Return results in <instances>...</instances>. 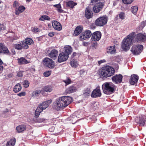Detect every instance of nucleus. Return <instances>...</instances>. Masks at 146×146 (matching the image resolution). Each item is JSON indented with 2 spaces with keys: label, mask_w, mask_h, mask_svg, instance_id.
Returning <instances> with one entry per match:
<instances>
[{
  "label": "nucleus",
  "mask_w": 146,
  "mask_h": 146,
  "mask_svg": "<svg viewBox=\"0 0 146 146\" xmlns=\"http://www.w3.org/2000/svg\"><path fill=\"white\" fill-rule=\"evenodd\" d=\"M72 102V98L69 96L60 97L56 100L54 108L57 110L64 108L68 106Z\"/></svg>",
  "instance_id": "nucleus-1"
},
{
  "label": "nucleus",
  "mask_w": 146,
  "mask_h": 146,
  "mask_svg": "<svg viewBox=\"0 0 146 146\" xmlns=\"http://www.w3.org/2000/svg\"><path fill=\"white\" fill-rule=\"evenodd\" d=\"M115 72L114 68L109 66L102 67L99 71V74L104 78L110 77L114 74Z\"/></svg>",
  "instance_id": "nucleus-2"
},
{
  "label": "nucleus",
  "mask_w": 146,
  "mask_h": 146,
  "mask_svg": "<svg viewBox=\"0 0 146 146\" xmlns=\"http://www.w3.org/2000/svg\"><path fill=\"white\" fill-rule=\"evenodd\" d=\"M135 36V33L133 32L127 35L123 40L121 47L122 49L126 50H128L130 46L133 44L132 41Z\"/></svg>",
  "instance_id": "nucleus-3"
},
{
  "label": "nucleus",
  "mask_w": 146,
  "mask_h": 146,
  "mask_svg": "<svg viewBox=\"0 0 146 146\" xmlns=\"http://www.w3.org/2000/svg\"><path fill=\"white\" fill-rule=\"evenodd\" d=\"M115 87V85L111 82L105 83L102 86L104 93L107 94L113 93L114 91Z\"/></svg>",
  "instance_id": "nucleus-4"
},
{
  "label": "nucleus",
  "mask_w": 146,
  "mask_h": 146,
  "mask_svg": "<svg viewBox=\"0 0 146 146\" xmlns=\"http://www.w3.org/2000/svg\"><path fill=\"white\" fill-rule=\"evenodd\" d=\"M108 17L103 16L97 19L95 21V24L98 26L101 27L106 24L108 21Z\"/></svg>",
  "instance_id": "nucleus-5"
},
{
  "label": "nucleus",
  "mask_w": 146,
  "mask_h": 146,
  "mask_svg": "<svg viewBox=\"0 0 146 146\" xmlns=\"http://www.w3.org/2000/svg\"><path fill=\"white\" fill-rule=\"evenodd\" d=\"M143 46L142 45L137 44L133 45L132 46L131 51L134 55H138L141 53L143 50Z\"/></svg>",
  "instance_id": "nucleus-6"
},
{
  "label": "nucleus",
  "mask_w": 146,
  "mask_h": 146,
  "mask_svg": "<svg viewBox=\"0 0 146 146\" xmlns=\"http://www.w3.org/2000/svg\"><path fill=\"white\" fill-rule=\"evenodd\" d=\"M43 64L46 67L53 68L54 66V62L53 60L48 58H46L43 60Z\"/></svg>",
  "instance_id": "nucleus-7"
},
{
  "label": "nucleus",
  "mask_w": 146,
  "mask_h": 146,
  "mask_svg": "<svg viewBox=\"0 0 146 146\" xmlns=\"http://www.w3.org/2000/svg\"><path fill=\"white\" fill-rule=\"evenodd\" d=\"M104 5L101 2L97 3L94 4L93 7V11L96 13L100 12L104 7Z\"/></svg>",
  "instance_id": "nucleus-8"
},
{
  "label": "nucleus",
  "mask_w": 146,
  "mask_h": 146,
  "mask_svg": "<svg viewBox=\"0 0 146 146\" xmlns=\"http://www.w3.org/2000/svg\"><path fill=\"white\" fill-rule=\"evenodd\" d=\"M101 95L102 94L100 89V87L99 86H98L92 91L91 96L93 98H96L100 97Z\"/></svg>",
  "instance_id": "nucleus-9"
},
{
  "label": "nucleus",
  "mask_w": 146,
  "mask_h": 146,
  "mask_svg": "<svg viewBox=\"0 0 146 146\" xmlns=\"http://www.w3.org/2000/svg\"><path fill=\"white\" fill-rule=\"evenodd\" d=\"M92 35L91 32L89 30L86 31L82 33L79 37L80 39L81 40H83L87 38H89Z\"/></svg>",
  "instance_id": "nucleus-10"
},
{
  "label": "nucleus",
  "mask_w": 146,
  "mask_h": 146,
  "mask_svg": "<svg viewBox=\"0 0 146 146\" xmlns=\"http://www.w3.org/2000/svg\"><path fill=\"white\" fill-rule=\"evenodd\" d=\"M69 56L63 52L60 53L58 57V60L59 62H62L67 60Z\"/></svg>",
  "instance_id": "nucleus-11"
},
{
  "label": "nucleus",
  "mask_w": 146,
  "mask_h": 146,
  "mask_svg": "<svg viewBox=\"0 0 146 146\" xmlns=\"http://www.w3.org/2000/svg\"><path fill=\"white\" fill-rule=\"evenodd\" d=\"M101 37V33L100 31L94 33L92 35V39L93 41H97L100 40Z\"/></svg>",
  "instance_id": "nucleus-12"
},
{
  "label": "nucleus",
  "mask_w": 146,
  "mask_h": 146,
  "mask_svg": "<svg viewBox=\"0 0 146 146\" xmlns=\"http://www.w3.org/2000/svg\"><path fill=\"white\" fill-rule=\"evenodd\" d=\"M122 78L123 76L119 74L113 76L111 79L115 83L118 84L121 82Z\"/></svg>",
  "instance_id": "nucleus-13"
},
{
  "label": "nucleus",
  "mask_w": 146,
  "mask_h": 146,
  "mask_svg": "<svg viewBox=\"0 0 146 146\" xmlns=\"http://www.w3.org/2000/svg\"><path fill=\"white\" fill-rule=\"evenodd\" d=\"M52 101V100H50L45 101L39 105L38 106L40 107V108H40L42 109V110H43L48 106L51 103Z\"/></svg>",
  "instance_id": "nucleus-14"
},
{
  "label": "nucleus",
  "mask_w": 146,
  "mask_h": 146,
  "mask_svg": "<svg viewBox=\"0 0 146 146\" xmlns=\"http://www.w3.org/2000/svg\"><path fill=\"white\" fill-rule=\"evenodd\" d=\"M138 76L136 75L133 74L131 76L129 82L131 84L134 85L136 84L138 80Z\"/></svg>",
  "instance_id": "nucleus-15"
},
{
  "label": "nucleus",
  "mask_w": 146,
  "mask_h": 146,
  "mask_svg": "<svg viewBox=\"0 0 146 146\" xmlns=\"http://www.w3.org/2000/svg\"><path fill=\"white\" fill-rule=\"evenodd\" d=\"M52 26L54 28L58 31H60L62 29L61 24L57 21H54L52 22Z\"/></svg>",
  "instance_id": "nucleus-16"
},
{
  "label": "nucleus",
  "mask_w": 146,
  "mask_h": 146,
  "mask_svg": "<svg viewBox=\"0 0 146 146\" xmlns=\"http://www.w3.org/2000/svg\"><path fill=\"white\" fill-rule=\"evenodd\" d=\"M9 52L7 48L4 44L0 43V53H3L5 54H8Z\"/></svg>",
  "instance_id": "nucleus-17"
},
{
  "label": "nucleus",
  "mask_w": 146,
  "mask_h": 146,
  "mask_svg": "<svg viewBox=\"0 0 146 146\" xmlns=\"http://www.w3.org/2000/svg\"><path fill=\"white\" fill-rule=\"evenodd\" d=\"M136 38L139 41L144 42L146 40V35L145 34L139 33L137 35Z\"/></svg>",
  "instance_id": "nucleus-18"
},
{
  "label": "nucleus",
  "mask_w": 146,
  "mask_h": 146,
  "mask_svg": "<svg viewBox=\"0 0 146 146\" xmlns=\"http://www.w3.org/2000/svg\"><path fill=\"white\" fill-rule=\"evenodd\" d=\"M85 15L86 17L88 19H89L92 17L93 13L89 7L86 8L85 11Z\"/></svg>",
  "instance_id": "nucleus-19"
},
{
  "label": "nucleus",
  "mask_w": 146,
  "mask_h": 146,
  "mask_svg": "<svg viewBox=\"0 0 146 146\" xmlns=\"http://www.w3.org/2000/svg\"><path fill=\"white\" fill-rule=\"evenodd\" d=\"M26 127L25 125H21L17 126L16 129L17 132L19 133H21L26 130Z\"/></svg>",
  "instance_id": "nucleus-20"
},
{
  "label": "nucleus",
  "mask_w": 146,
  "mask_h": 146,
  "mask_svg": "<svg viewBox=\"0 0 146 146\" xmlns=\"http://www.w3.org/2000/svg\"><path fill=\"white\" fill-rule=\"evenodd\" d=\"M72 51V49L71 46L68 45L64 47V53L69 56Z\"/></svg>",
  "instance_id": "nucleus-21"
},
{
  "label": "nucleus",
  "mask_w": 146,
  "mask_h": 146,
  "mask_svg": "<svg viewBox=\"0 0 146 146\" xmlns=\"http://www.w3.org/2000/svg\"><path fill=\"white\" fill-rule=\"evenodd\" d=\"M58 52L56 50H52L49 53L48 56L50 57L53 58H56L58 55Z\"/></svg>",
  "instance_id": "nucleus-22"
},
{
  "label": "nucleus",
  "mask_w": 146,
  "mask_h": 146,
  "mask_svg": "<svg viewBox=\"0 0 146 146\" xmlns=\"http://www.w3.org/2000/svg\"><path fill=\"white\" fill-rule=\"evenodd\" d=\"M77 88L74 86H71L66 90V92L68 94H70L75 92L77 90Z\"/></svg>",
  "instance_id": "nucleus-23"
},
{
  "label": "nucleus",
  "mask_w": 146,
  "mask_h": 146,
  "mask_svg": "<svg viewBox=\"0 0 146 146\" xmlns=\"http://www.w3.org/2000/svg\"><path fill=\"white\" fill-rule=\"evenodd\" d=\"M145 120L142 117H140L139 118H137L136 119V121L139 124L140 126H143L145 123Z\"/></svg>",
  "instance_id": "nucleus-24"
},
{
  "label": "nucleus",
  "mask_w": 146,
  "mask_h": 146,
  "mask_svg": "<svg viewBox=\"0 0 146 146\" xmlns=\"http://www.w3.org/2000/svg\"><path fill=\"white\" fill-rule=\"evenodd\" d=\"M25 9V7L23 6H19L18 8H16L15 9V14L19 15L20 13L23 12Z\"/></svg>",
  "instance_id": "nucleus-25"
},
{
  "label": "nucleus",
  "mask_w": 146,
  "mask_h": 146,
  "mask_svg": "<svg viewBox=\"0 0 146 146\" xmlns=\"http://www.w3.org/2000/svg\"><path fill=\"white\" fill-rule=\"evenodd\" d=\"M83 30V28L82 27L78 26L77 27L74 31V35L75 36L78 35L81 33Z\"/></svg>",
  "instance_id": "nucleus-26"
},
{
  "label": "nucleus",
  "mask_w": 146,
  "mask_h": 146,
  "mask_svg": "<svg viewBox=\"0 0 146 146\" xmlns=\"http://www.w3.org/2000/svg\"><path fill=\"white\" fill-rule=\"evenodd\" d=\"M107 53L111 54H115L116 52L115 46H110L108 47L107 51Z\"/></svg>",
  "instance_id": "nucleus-27"
},
{
  "label": "nucleus",
  "mask_w": 146,
  "mask_h": 146,
  "mask_svg": "<svg viewBox=\"0 0 146 146\" xmlns=\"http://www.w3.org/2000/svg\"><path fill=\"white\" fill-rule=\"evenodd\" d=\"M70 64L71 66L74 68H76L79 65L77 61L74 59H73L71 60L70 62Z\"/></svg>",
  "instance_id": "nucleus-28"
},
{
  "label": "nucleus",
  "mask_w": 146,
  "mask_h": 146,
  "mask_svg": "<svg viewBox=\"0 0 146 146\" xmlns=\"http://www.w3.org/2000/svg\"><path fill=\"white\" fill-rule=\"evenodd\" d=\"M21 85L19 83L17 84L13 88V91L15 93H17L21 90Z\"/></svg>",
  "instance_id": "nucleus-29"
},
{
  "label": "nucleus",
  "mask_w": 146,
  "mask_h": 146,
  "mask_svg": "<svg viewBox=\"0 0 146 146\" xmlns=\"http://www.w3.org/2000/svg\"><path fill=\"white\" fill-rule=\"evenodd\" d=\"M38 106L35 112V116L36 117H39L40 113L42 111V109H41Z\"/></svg>",
  "instance_id": "nucleus-30"
},
{
  "label": "nucleus",
  "mask_w": 146,
  "mask_h": 146,
  "mask_svg": "<svg viewBox=\"0 0 146 146\" xmlns=\"http://www.w3.org/2000/svg\"><path fill=\"white\" fill-rule=\"evenodd\" d=\"M18 63L19 64H25L29 63V62L24 58H21L18 59Z\"/></svg>",
  "instance_id": "nucleus-31"
},
{
  "label": "nucleus",
  "mask_w": 146,
  "mask_h": 146,
  "mask_svg": "<svg viewBox=\"0 0 146 146\" xmlns=\"http://www.w3.org/2000/svg\"><path fill=\"white\" fill-rule=\"evenodd\" d=\"M15 139L14 138H13L7 142L6 146H13L15 145Z\"/></svg>",
  "instance_id": "nucleus-32"
},
{
  "label": "nucleus",
  "mask_w": 146,
  "mask_h": 146,
  "mask_svg": "<svg viewBox=\"0 0 146 146\" xmlns=\"http://www.w3.org/2000/svg\"><path fill=\"white\" fill-rule=\"evenodd\" d=\"M76 5L77 3H76L74 2L73 1H70L66 2L67 6L72 8Z\"/></svg>",
  "instance_id": "nucleus-33"
},
{
  "label": "nucleus",
  "mask_w": 146,
  "mask_h": 146,
  "mask_svg": "<svg viewBox=\"0 0 146 146\" xmlns=\"http://www.w3.org/2000/svg\"><path fill=\"white\" fill-rule=\"evenodd\" d=\"M41 92L40 90H36L33 91L32 94V96L33 97H35L39 95L40 93Z\"/></svg>",
  "instance_id": "nucleus-34"
},
{
  "label": "nucleus",
  "mask_w": 146,
  "mask_h": 146,
  "mask_svg": "<svg viewBox=\"0 0 146 146\" xmlns=\"http://www.w3.org/2000/svg\"><path fill=\"white\" fill-rule=\"evenodd\" d=\"M138 7L136 6H134L131 7V10L132 12L134 15H135L137 11Z\"/></svg>",
  "instance_id": "nucleus-35"
},
{
  "label": "nucleus",
  "mask_w": 146,
  "mask_h": 146,
  "mask_svg": "<svg viewBox=\"0 0 146 146\" xmlns=\"http://www.w3.org/2000/svg\"><path fill=\"white\" fill-rule=\"evenodd\" d=\"M50 19V18L47 15H44L42 16L39 19L40 21H44L45 20H49Z\"/></svg>",
  "instance_id": "nucleus-36"
},
{
  "label": "nucleus",
  "mask_w": 146,
  "mask_h": 146,
  "mask_svg": "<svg viewBox=\"0 0 146 146\" xmlns=\"http://www.w3.org/2000/svg\"><path fill=\"white\" fill-rule=\"evenodd\" d=\"M52 88L51 86H46L44 88V90L46 92H50L52 90Z\"/></svg>",
  "instance_id": "nucleus-37"
},
{
  "label": "nucleus",
  "mask_w": 146,
  "mask_h": 146,
  "mask_svg": "<svg viewBox=\"0 0 146 146\" xmlns=\"http://www.w3.org/2000/svg\"><path fill=\"white\" fill-rule=\"evenodd\" d=\"M21 43L22 46V49L23 48L25 49H27L29 48V46L25 42V41L24 42V41H22L21 42Z\"/></svg>",
  "instance_id": "nucleus-38"
},
{
  "label": "nucleus",
  "mask_w": 146,
  "mask_h": 146,
  "mask_svg": "<svg viewBox=\"0 0 146 146\" xmlns=\"http://www.w3.org/2000/svg\"><path fill=\"white\" fill-rule=\"evenodd\" d=\"M70 120H72L73 124L74 123L77 121V117L75 115H72V116H70Z\"/></svg>",
  "instance_id": "nucleus-39"
},
{
  "label": "nucleus",
  "mask_w": 146,
  "mask_h": 146,
  "mask_svg": "<svg viewBox=\"0 0 146 146\" xmlns=\"http://www.w3.org/2000/svg\"><path fill=\"white\" fill-rule=\"evenodd\" d=\"M25 42L28 45H30L33 43V41L31 38H28L25 40Z\"/></svg>",
  "instance_id": "nucleus-40"
},
{
  "label": "nucleus",
  "mask_w": 146,
  "mask_h": 146,
  "mask_svg": "<svg viewBox=\"0 0 146 146\" xmlns=\"http://www.w3.org/2000/svg\"><path fill=\"white\" fill-rule=\"evenodd\" d=\"M15 48L17 50H21L22 49L21 43L20 44H15L14 45Z\"/></svg>",
  "instance_id": "nucleus-41"
},
{
  "label": "nucleus",
  "mask_w": 146,
  "mask_h": 146,
  "mask_svg": "<svg viewBox=\"0 0 146 146\" xmlns=\"http://www.w3.org/2000/svg\"><path fill=\"white\" fill-rule=\"evenodd\" d=\"M91 92V90L90 88H87L84 91V94L85 96H89Z\"/></svg>",
  "instance_id": "nucleus-42"
},
{
  "label": "nucleus",
  "mask_w": 146,
  "mask_h": 146,
  "mask_svg": "<svg viewBox=\"0 0 146 146\" xmlns=\"http://www.w3.org/2000/svg\"><path fill=\"white\" fill-rule=\"evenodd\" d=\"M23 85L24 87L25 88H27L29 86V82L28 81L25 80L23 82Z\"/></svg>",
  "instance_id": "nucleus-43"
},
{
  "label": "nucleus",
  "mask_w": 146,
  "mask_h": 146,
  "mask_svg": "<svg viewBox=\"0 0 146 146\" xmlns=\"http://www.w3.org/2000/svg\"><path fill=\"white\" fill-rule=\"evenodd\" d=\"M119 17L122 20L124 19L125 18V13L123 12L120 13L119 15Z\"/></svg>",
  "instance_id": "nucleus-44"
},
{
  "label": "nucleus",
  "mask_w": 146,
  "mask_h": 146,
  "mask_svg": "<svg viewBox=\"0 0 146 146\" xmlns=\"http://www.w3.org/2000/svg\"><path fill=\"white\" fill-rule=\"evenodd\" d=\"M133 0H122L123 2L125 4H128L131 3Z\"/></svg>",
  "instance_id": "nucleus-45"
},
{
  "label": "nucleus",
  "mask_w": 146,
  "mask_h": 146,
  "mask_svg": "<svg viewBox=\"0 0 146 146\" xmlns=\"http://www.w3.org/2000/svg\"><path fill=\"white\" fill-rule=\"evenodd\" d=\"M146 25L145 22L143 21L142 22L141 25H139V28L140 30L144 28Z\"/></svg>",
  "instance_id": "nucleus-46"
},
{
  "label": "nucleus",
  "mask_w": 146,
  "mask_h": 146,
  "mask_svg": "<svg viewBox=\"0 0 146 146\" xmlns=\"http://www.w3.org/2000/svg\"><path fill=\"white\" fill-rule=\"evenodd\" d=\"M63 82H64L66 84L68 85L71 83V81L69 78H68L66 80H63Z\"/></svg>",
  "instance_id": "nucleus-47"
},
{
  "label": "nucleus",
  "mask_w": 146,
  "mask_h": 146,
  "mask_svg": "<svg viewBox=\"0 0 146 146\" xmlns=\"http://www.w3.org/2000/svg\"><path fill=\"white\" fill-rule=\"evenodd\" d=\"M51 72L50 71H47L44 73V75L45 77H48L50 75Z\"/></svg>",
  "instance_id": "nucleus-48"
},
{
  "label": "nucleus",
  "mask_w": 146,
  "mask_h": 146,
  "mask_svg": "<svg viewBox=\"0 0 146 146\" xmlns=\"http://www.w3.org/2000/svg\"><path fill=\"white\" fill-rule=\"evenodd\" d=\"M39 29L36 27H34L32 29V31L35 33H36L39 31Z\"/></svg>",
  "instance_id": "nucleus-49"
},
{
  "label": "nucleus",
  "mask_w": 146,
  "mask_h": 146,
  "mask_svg": "<svg viewBox=\"0 0 146 146\" xmlns=\"http://www.w3.org/2000/svg\"><path fill=\"white\" fill-rule=\"evenodd\" d=\"M19 5L18 2L16 1H14L13 3V6L14 7L17 8V7Z\"/></svg>",
  "instance_id": "nucleus-50"
},
{
  "label": "nucleus",
  "mask_w": 146,
  "mask_h": 146,
  "mask_svg": "<svg viewBox=\"0 0 146 146\" xmlns=\"http://www.w3.org/2000/svg\"><path fill=\"white\" fill-rule=\"evenodd\" d=\"M25 94L26 93L25 92H22L18 94L17 95L20 97H21L25 96Z\"/></svg>",
  "instance_id": "nucleus-51"
},
{
  "label": "nucleus",
  "mask_w": 146,
  "mask_h": 146,
  "mask_svg": "<svg viewBox=\"0 0 146 146\" xmlns=\"http://www.w3.org/2000/svg\"><path fill=\"white\" fill-rule=\"evenodd\" d=\"M3 64V62L0 59V71H2L3 69V66L2 65Z\"/></svg>",
  "instance_id": "nucleus-52"
},
{
  "label": "nucleus",
  "mask_w": 146,
  "mask_h": 146,
  "mask_svg": "<svg viewBox=\"0 0 146 146\" xmlns=\"http://www.w3.org/2000/svg\"><path fill=\"white\" fill-rule=\"evenodd\" d=\"M5 28V27L3 24H0V31L4 29Z\"/></svg>",
  "instance_id": "nucleus-53"
},
{
  "label": "nucleus",
  "mask_w": 146,
  "mask_h": 146,
  "mask_svg": "<svg viewBox=\"0 0 146 146\" xmlns=\"http://www.w3.org/2000/svg\"><path fill=\"white\" fill-rule=\"evenodd\" d=\"M17 76L19 77H22L23 76L22 72L21 71L17 73Z\"/></svg>",
  "instance_id": "nucleus-54"
},
{
  "label": "nucleus",
  "mask_w": 146,
  "mask_h": 146,
  "mask_svg": "<svg viewBox=\"0 0 146 146\" xmlns=\"http://www.w3.org/2000/svg\"><path fill=\"white\" fill-rule=\"evenodd\" d=\"M106 62V61L105 60H101L100 61H99L98 62V64L99 65H100L102 63L105 62Z\"/></svg>",
  "instance_id": "nucleus-55"
},
{
  "label": "nucleus",
  "mask_w": 146,
  "mask_h": 146,
  "mask_svg": "<svg viewBox=\"0 0 146 146\" xmlns=\"http://www.w3.org/2000/svg\"><path fill=\"white\" fill-rule=\"evenodd\" d=\"M37 122H38L40 123L42 122H43L44 121V119H43L41 118H38V119L37 120Z\"/></svg>",
  "instance_id": "nucleus-56"
},
{
  "label": "nucleus",
  "mask_w": 146,
  "mask_h": 146,
  "mask_svg": "<svg viewBox=\"0 0 146 146\" xmlns=\"http://www.w3.org/2000/svg\"><path fill=\"white\" fill-rule=\"evenodd\" d=\"M54 6L56 7L58 9L61 8V6L60 4L55 5H54Z\"/></svg>",
  "instance_id": "nucleus-57"
},
{
  "label": "nucleus",
  "mask_w": 146,
  "mask_h": 146,
  "mask_svg": "<svg viewBox=\"0 0 146 146\" xmlns=\"http://www.w3.org/2000/svg\"><path fill=\"white\" fill-rule=\"evenodd\" d=\"M54 35V33L53 32H51L49 33L48 35L49 36L52 37Z\"/></svg>",
  "instance_id": "nucleus-58"
},
{
  "label": "nucleus",
  "mask_w": 146,
  "mask_h": 146,
  "mask_svg": "<svg viewBox=\"0 0 146 146\" xmlns=\"http://www.w3.org/2000/svg\"><path fill=\"white\" fill-rule=\"evenodd\" d=\"M101 0H91V3H93L95 2H96L98 1H100Z\"/></svg>",
  "instance_id": "nucleus-59"
},
{
  "label": "nucleus",
  "mask_w": 146,
  "mask_h": 146,
  "mask_svg": "<svg viewBox=\"0 0 146 146\" xmlns=\"http://www.w3.org/2000/svg\"><path fill=\"white\" fill-rule=\"evenodd\" d=\"M57 10L58 12L60 13H62V10L61 9V8H60V9H57Z\"/></svg>",
  "instance_id": "nucleus-60"
},
{
  "label": "nucleus",
  "mask_w": 146,
  "mask_h": 146,
  "mask_svg": "<svg viewBox=\"0 0 146 146\" xmlns=\"http://www.w3.org/2000/svg\"><path fill=\"white\" fill-rule=\"evenodd\" d=\"M76 52H74L73 53L72 56H73V57H74V56H75L76 55Z\"/></svg>",
  "instance_id": "nucleus-61"
},
{
  "label": "nucleus",
  "mask_w": 146,
  "mask_h": 146,
  "mask_svg": "<svg viewBox=\"0 0 146 146\" xmlns=\"http://www.w3.org/2000/svg\"><path fill=\"white\" fill-rule=\"evenodd\" d=\"M51 129H54V127H51V129L50 128V129H49V131H52V130H51Z\"/></svg>",
  "instance_id": "nucleus-62"
},
{
  "label": "nucleus",
  "mask_w": 146,
  "mask_h": 146,
  "mask_svg": "<svg viewBox=\"0 0 146 146\" xmlns=\"http://www.w3.org/2000/svg\"><path fill=\"white\" fill-rule=\"evenodd\" d=\"M116 2H115L113 3V5L114 6H115V5H116Z\"/></svg>",
  "instance_id": "nucleus-63"
},
{
  "label": "nucleus",
  "mask_w": 146,
  "mask_h": 146,
  "mask_svg": "<svg viewBox=\"0 0 146 146\" xmlns=\"http://www.w3.org/2000/svg\"><path fill=\"white\" fill-rule=\"evenodd\" d=\"M26 0L28 1H31V0Z\"/></svg>",
  "instance_id": "nucleus-64"
}]
</instances>
